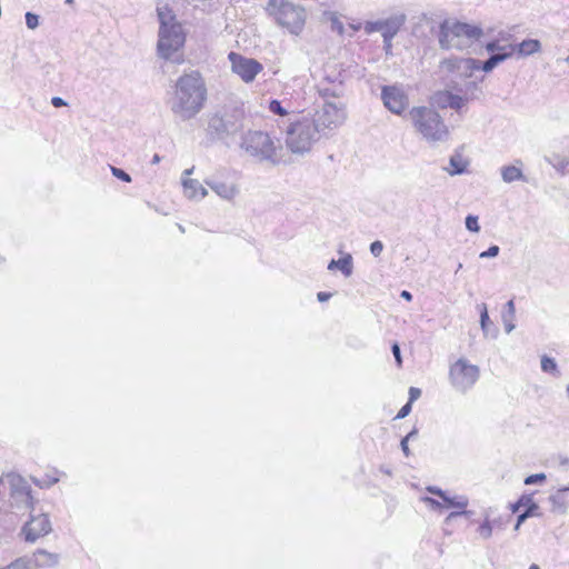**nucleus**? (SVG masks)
Returning a JSON list of instances; mask_svg holds the SVG:
<instances>
[{"instance_id": "nucleus-6", "label": "nucleus", "mask_w": 569, "mask_h": 569, "mask_svg": "<svg viewBox=\"0 0 569 569\" xmlns=\"http://www.w3.org/2000/svg\"><path fill=\"white\" fill-rule=\"evenodd\" d=\"M481 36L482 30L477 26L446 20L440 26L439 43L442 49L462 50Z\"/></svg>"}, {"instance_id": "nucleus-64", "label": "nucleus", "mask_w": 569, "mask_h": 569, "mask_svg": "<svg viewBox=\"0 0 569 569\" xmlns=\"http://www.w3.org/2000/svg\"><path fill=\"white\" fill-rule=\"evenodd\" d=\"M567 393H568V396H569V385L567 386Z\"/></svg>"}, {"instance_id": "nucleus-27", "label": "nucleus", "mask_w": 569, "mask_h": 569, "mask_svg": "<svg viewBox=\"0 0 569 569\" xmlns=\"http://www.w3.org/2000/svg\"><path fill=\"white\" fill-rule=\"evenodd\" d=\"M515 315H516L515 302H513V300H509L506 303L505 310L501 316L507 333H510L515 329V323H513Z\"/></svg>"}, {"instance_id": "nucleus-35", "label": "nucleus", "mask_w": 569, "mask_h": 569, "mask_svg": "<svg viewBox=\"0 0 569 569\" xmlns=\"http://www.w3.org/2000/svg\"><path fill=\"white\" fill-rule=\"evenodd\" d=\"M421 500L432 510L435 511H441L445 506L442 502L438 501L435 498L431 497H422Z\"/></svg>"}, {"instance_id": "nucleus-17", "label": "nucleus", "mask_w": 569, "mask_h": 569, "mask_svg": "<svg viewBox=\"0 0 569 569\" xmlns=\"http://www.w3.org/2000/svg\"><path fill=\"white\" fill-rule=\"evenodd\" d=\"M445 508H455L459 509L458 511H451L445 519L446 523H449L451 520L456 519L459 516H470L471 511L465 510L469 503V500L466 496H449L448 493L441 499Z\"/></svg>"}, {"instance_id": "nucleus-10", "label": "nucleus", "mask_w": 569, "mask_h": 569, "mask_svg": "<svg viewBox=\"0 0 569 569\" xmlns=\"http://www.w3.org/2000/svg\"><path fill=\"white\" fill-rule=\"evenodd\" d=\"M323 136L338 129L347 119L345 104L340 101L326 100L310 117Z\"/></svg>"}, {"instance_id": "nucleus-44", "label": "nucleus", "mask_w": 569, "mask_h": 569, "mask_svg": "<svg viewBox=\"0 0 569 569\" xmlns=\"http://www.w3.org/2000/svg\"><path fill=\"white\" fill-rule=\"evenodd\" d=\"M427 491L439 497L440 499H442L445 497V495L447 493V491H445L441 488H438L436 486L427 487Z\"/></svg>"}, {"instance_id": "nucleus-23", "label": "nucleus", "mask_w": 569, "mask_h": 569, "mask_svg": "<svg viewBox=\"0 0 569 569\" xmlns=\"http://www.w3.org/2000/svg\"><path fill=\"white\" fill-rule=\"evenodd\" d=\"M33 561L37 567H53L59 562V555L39 549L33 553Z\"/></svg>"}, {"instance_id": "nucleus-58", "label": "nucleus", "mask_w": 569, "mask_h": 569, "mask_svg": "<svg viewBox=\"0 0 569 569\" xmlns=\"http://www.w3.org/2000/svg\"><path fill=\"white\" fill-rule=\"evenodd\" d=\"M529 569H540V568H539V566H538V565L532 563V565L529 567Z\"/></svg>"}, {"instance_id": "nucleus-50", "label": "nucleus", "mask_w": 569, "mask_h": 569, "mask_svg": "<svg viewBox=\"0 0 569 569\" xmlns=\"http://www.w3.org/2000/svg\"><path fill=\"white\" fill-rule=\"evenodd\" d=\"M498 253L499 251H481L480 258H495Z\"/></svg>"}, {"instance_id": "nucleus-3", "label": "nucleus", "mask_w": 569, "mask_h": 569, "mask_svg": "<svg viewBox=\"0 0 569 569\" xmlns=\"http://www.w3.org/2000/svg\"><path fill=\"white\" fill-rule=\"evenodd\" d=\"M410 120L423 139L429 142H445L450 131L442 117L430 107H413L409 111Z\"/></svg>"}, {"instance_id": "nucleus-7", "label": "nucleus", "mask_w": 569, "mask_h": 569, "mask_svg": "<svg viewBox=\"0 0 569 569\" xmlns=\"http://www.w3.org/2000/svg\"><path fill=\"white\" fill-rule=\"evenodd\" d=\"M244 111L240 107H223L208 121V133L218 140L237 134L243 128Z\"/></svg>"}, {"instance_id": "nucleus-56", "label": "nucleus", "mask_w": 569, "mask_h": 569, "mask_svg": "<svg viewBox=\"0 0 569 569\" xmlns=\"http://www.w3.org/2000/svg\"><path fill=\"white\" fill-rule=\"evenodd\" d=\"M56 482H58V478H52L47 483L50 486V485H54Z\"/></svg>"}, {"instance_id": "nucleus-59", "label": "nucleus", "mask_w": 569, "mask_h": 569, "mask_svg": "<svg viewBox=\"0 0 569 569\" xmlns=\"http://www.w3.org/2000/svg\"><path fill=\"white\" fill-rule=\"evenodd\" d=\"M192 171H193V168H191V169H187V170L184 171V174H191V173H192Z\"/></svg>"}, {"instance_id": "nucleus-62", "label": "nucleus", "mask_w": 569, "mask_h": 569, "mask_svg": "<svg viewBox=\"0 0 569 569\" xmlns=\"http://www.w3.org/2000/svg\"><path fill=\"white\" fill-rule=\"evenodd\" d=\"M488 249L495 250V249H499V247L493 244V246H490Z\"/></svg>"}, {"instance_id": "nucleus-61", "label": "nucleus", "mask_w": 569, "mask_h": 569, "mask_svg": "<svg viewBox=\"0 0 569 569\" xmlns=\"http://www.w3.org/2000/svg\"><path fill=\"white\" fill-rule=\"evenodd\" d=\"M520 526H521V523H519V522L517 521V523H516V526H515V530H518V529L520 528Z\"/></svg>"}, {"instance_id": "nucleus-49", "label": "nucleus", "mask_w": 569, "mask_h": 569, "mask_svg": "<svg viewBox=\"0 0 569 569\" xmlns=\"http://www.w3.org/2000/svg\"><path fill=\"white\" fill-rule=\"evenodd\" d=\"M331 296H332V293H330V292L320 291L317 295V299L320 302H325V301H328L331 298Z\"/></svg>"}, {"instance_id": "nucleus-1", "label": "nucleus", "mask_w": 569, "mask_h": 569, "mask_svg": "<svg viewBox=\"0 0 569 569\" xmlns=\"http://www.w3.org/2000/svg\"><path fill=\"white\" fill-rule=\"evenodd\" d=\"M207 98V89L199 72L192 71L181 76L176 83L170 109L186 121L200 112Z\"/></svg>"}, {"instance_id": "nucleus-47", "label": "nucleus", "mask_w": 569, "mask_h": 569, "mask_svg": "<svg viewBox=\"0 0 569 569\" xmlns=\"http://www.w3.org/2000/svg\"><path fill=\"white\" fill-rule=\"evenodd\" d=\"M51 103L56 108H61V107L67 106V102L62 98H60V97H53L51 99Z\"/></svg>"}, {"instance_id": "nucleus-51", "label": "nucleus", "mask_w": 569, "mask_h": 569, "mask_svg": "<svg viewBox=\"0 0 569 569\" xmlns=\"http://www.w3.org/2000/svg\"><path fill=\"white\" fill-rule=\"evenodd\" d=\"M369 249H383V244L381 241L376 240L370 244Z\"/></svg>"}, {"instance_id": "nucleus-42", "label": "nucleus", "mask_w": 569, "mask_h": 569, "mask_svg": "<svg viewBox=\"0 0 569 569\" xmlns=\"http://www.w3.org/2000/svg\"><path fill=\"white\" fill-rule=\"evenodd\" d=\"M391 351H392V355L396 359V362L397 365L400 367L402 365V358H401V351H400V347L397 342H395L392 346H391Z\"/></svg>"}, {"instance_id": "nucleus-63", "label": "nucleus", "mask_w": 569, "mask_h": 569, "mask_svg": "<svg viewBox=\"0 0 569 569\" xmlns=\"http://www.w3.org/2000/svg\"><path fill=\"white\" fill-rule=\"evenodd\" d=\"M491 522H492V528H493L495 526H498V521H497V520H491Z\"/></svg>"}, {"instance_id": "nucleus-33", "label": "nucleus", "mask_w": 569, "mask_h": 569, "mask_svg": "<svg viewBox=\"0 0 569 569\" xmlns=\"http://www.w3.org/2000/svg\"><path fill=\"white\" fill-rule=\"evenodd\" d=\"M268 109L277 116L283 117L288 114V110L282 106V102L277 99L270 100Z\"/></svg>"}, {"instance_id": "nucleus-32", "label": "nucleus", "mask_w": 569, "mask_h": 569, "mask_svg": "<svg viewBox=\"0 0 569 569\" xmlns=\"http://www.w3.org/2000/svg\"><path fill=\"white\" fill-rule=\"evenodd\" d=\"M478 533L483 539H489L492 535V522L487 515L485 521L479 526Z\"/></svg>"}, {"instance_id": "nucleus-2", "label": "nucleus", "mask_w": 569, "mask_h": 569, "mask_svg": "<svg viewBox=\"0 0 569 569\" xmlns=\"http://www.w3.org/2000/svg\"><path fill=\"white\" fill-rule=\"evenodd\" d=\"M157 14L159 20L158 53L163 59L171 56L183 47L186 34L176 14L168 6H158Z\"/></svg>"}, {"instance_id": "nucleus-52", "label": "nucleus", "mask_w": 569, "mask_h": 569, "mask_svg": "<svg viewBox=\"0 0 569 569\" xmlns=\"http://www.w3.org/2000/svg\"><path fill=\"white\" fill-rule=\"evenodd\" d=\"M400 297L407 301H411L412 299V295L407 290L401 291Z\"/></svg>"}, {"instance_id": "nucleus-37", "label": "nucleus", "mask_w": 569, "mask_h": 569, "mask_svg": "<svg viewBox=\"0 0 569 569\" xmlns=\"http://www.w3.org/2000/svg\"><path fill=\"white\" fill-rule=\"evenodd\" d=\"M466 228L469 231H472V232L479 231L480 226H479V222H478V217L477 216H472V214L467 216V218H466Z\"/></svg>"}, {"instance_id": "nucleus-9", "label": "nucleus", "mask_w": 569, "mask_h": 569, "mask_svg": "<svg viewBox=\"0 0 569 569\" xmlns=\"http://www.w3.org/2000/svg\"><path fill=\"white\" fill-rule=\"evenodd\" d=\"M448 87L451 90H439L432 94L431 104L440 109L450 108L460 113L466 103L471 99L467 96L468 91L471 88L477 89V83L476 81H470L465 87H461L455 79H451Z\"/></svg>"}, {"instance_id": "nucleus-16", "label": "nucleus", "mask_w": 569, "mask_h": 569, "mask_svg": "<svg viewBox=\"0 0 569 569\" xmlns=\"http://www.w3.org/2000/svg\"><path fill=\"white\" fill-rule=\"evenodd\" d=\"M11 487V496L27 507L32 505L31 488L28 482L19 475H8Z\"/></svg>"}, {"instance_id": "nucleus-13", "label": "nucleus", "mask_w": 569, "mask_h": 569, "mask_svg": "<svg viewBox=\"0 0 569 569\" xmlns=\"http://www.w3.org/2000/svg\"><path fill=\"white\" fill-rule=\"evenodd\" d=\"M383 106L393 114L400 116L409 106V97L402 86L392 84L381 88Z\"/></svg>"}, {"instance_id": "nucleus-46", "label": "nucleus", "mask_w": 569, "mask_h": 569, "mask_svg": "<svg viewBox=\"0 0 569 569\" xmlns=\"http://www.w3.org/2000/svg\"><path fill=\"white\" fill-rule=\"evenodd\" d=\"M421 395V390L418 389V388H415V387H411L409 389V401L408 402H413L415 400H417Z\"/></svg>"}, {"instance_id": "nucleus-36", "label": "nucleus", "mask_w": 569, "mask_h": 569, "mask_svg": "<svg viewBox=\"0 0 569 569\" xmlns=\"http://www.w3.org/2000/svg\"><path fill=\"white\" fill-rule=\"evenodd\" d=\"M509 43L501 44L498 40L490 41L486 44V49L491 54L497 52H503V48L508 47Z\"/></svg>"}, {"instance_id": "nucleus-30", "label": "nucleus", "mask_w": 569, "mask_h": 569, "mask_svg": "<svg viewBox=\"0 0 569 569\" xmlns=\"http://www.w3.org/2000/svg\"><path fill=\"white\" fill-rule=\"evenodd\" d=\"M478 309L480 311V326H481V329H482L483 333L487 336L488 332H489L488 327L491 323V321H490V318H489V315H488V310H487L486 303L478 305Z\"/></svg>"}, {"instance_id": "nucleus-29", "label": "nucleus", "mask_w": 569, "mask_h": 569, "mask_svg": "<svg viewBox=\"0 0 569 569\" xmlns=\"http://www.w3.org/2000/svg\"><path fill=\"white\" fill-rule=\"evenodd\" d=\"M520 507H525L526 509H530L532 507L535 508V516H539V506L533 501L532 495H522L518 501L512 505V511H518Z\"/></svg>"}, {"instance_id": "nucleus-45", "label": "nucleus", "mask_w": 569, "mask_h": 569, "mask_svg": "<svg viewBox=\"0 0 569 569\" xmlns=\"http://www.w3.org/2000/svg\"><path fill=\"white\" fill-rule=\"evenodd\" d=\"M411 411V403L410 402H407L400 410L399 412L397 413L396 418L397 419H402L405 417H407L409 415V412Z\"/></svg>"}, {"instance_id": "nucleus-48", "label": "nucleus", "mask_w": 569, "mask_h": 569, "mask_svg": "<svg viewBox=\"0 0 569 569\" xmlns=\"http://www.w3.org/2000/svg\"><path fill=\"white\" fill-rule=\"evenodd\" d=\"M408 441H409V437H405L401 440V443H400L401 450L403 451L406 457H409V455H410V450H409V447H408Z\"/></svg>"}, {"instance_id": "nucleus-41", "label": "nucleus", "mask_w": 569, "mask_h": 569, "mask_svg": "<svg viewBox=\"0 0 569 569\" xmlns=\"http://www.w3.org/2000/svg\"><path fill=\"white\" fill-rule=\"evenodd\" d=\"M0 569H29V562L22 558L14 560L7 567Z\"/></svg>"}, {"instance_id": "nucleus-19", "label": "nucleus", "mask_w": 569, "mask_h": 569, "mask_svg": "<svg viewBox=\"0 0 569 569\" xmlns=\"http://www.w3.org/2000/svg\"><path fill=\"white\" fill-rule=\"evenodd\" d=\"M516 51V47L512 44H508V47L503 48V52H497L490 54V57L483 62L480 61V70L485 72H490L493 70L500 62L505 61L509 57H511Z\"/></svg>"}, {"instance_id": "nucleus-39", "label": "nucleus", "mask_w": 569, "mask_h": 569, "mask_svg": "<svg viewBox=\"0 0 569 569\" xmlns=\"http://www.w3.org/2000/svg\"><path fill=\"white\" fill-rule=\"evenodd\" d=\"M546 480L545 473H535L530 475L525 479V485H536V483H542Z\"/></svg>"}, {"instance_id": "nucleus-18", "label": "nucleus", "mask_w": 569, "mask_h": 569, "mask_svg": "<svg viewBox=\"0 0 569 569\" xmlns=\"http://www.w3.org/2000/svg\"><path fill=\"white\" fill-rule=\"evenodd\" d=\"M406 22V14L399 13L382 20L381 36L383 42L392 41L400 28Z\"/></svg>"}, {"instance_id": "nucleus-38", "label": "nucleus", "mask_w": 569, "mask_h": 569, "mask_svg": "<svg viewBox=\"0 0 569 569\" xmlns=\"http://www.w3.org/2000/svg\"><path fill=\"white\" fill-rule=\"evenodd\" d=\"M26 24L29 29H36L39 26V16L32 12L26 13Z\"/></svg>"}, {"instance_id": "nucleus-55", "label": "nucleus", "mask_w": 569, "mask_h": 569, "mask_svg": "<svg viewBox=\"0 0 569 569\" xmlns=\"http://www.w3.org/2000/svg\"><path fill=\"white\" fill-rule=\"evenodd\" d=\"M383 46H385V49L388 51L391 49V46H392V41H389L388 43L387 42H383Z\"/></svg>"}, {"instance_id": "nucleus-15", "label": "nucleus", "mask_w": 569, "mask_h": 569, "mask_svg": "<svg viewBox=\"0 0 569 569\" xmlns=\"http://www.w3.org/2000/svg\"><path fill=\"white\" fill-rule=\"evenodd\" d=\"M51 531V523L47 515L31 516V519L23 526L22 532L26 541L34 542L38 538Z\"/></svg>"}, {"instance_id": "nucleus-4", "label": "nucleus", "mask_w": 569, "mask_h": 569, "mask_svg": "<svg viewBox=\"0 0 569 569\" xmlns=\"http://www.w3.org/2000/svg\"><path fill=\"white\" fill-rule=\"evenodd\" d=\"M322 136V132L310 117H301L288 126L286 146L292 153L305 154L312 149Z\"/></svg>"}, {"instance_id": "nucleus-21", "label": "nucleus", "mask_w": 569, "mask_h": 569, "mask_svg": "<svg viewBox=\"0 0 569 569\" xmlns=\"http://www.w3.org/2000/svg\"><path fill=\"white\" fill-rule=\"evenodd\" d=\"M450 168L446 169L450 176L462 174L467 171L469 161L462 156L460 151L455 153L449 159Z\"/></svg>"}, {"instance_id": "nucleus-5", "label": "nucleus", "mask_w": 569, "mask_h": 569, "mask_svg": "<svg viewBox=\"0 0 569 569\" xmlns=\"http://www.w3.org/2000/svg\"><path fill=\"white\" fill-rule=\"evenodd\" d=\"M267 14L281 28L292 34H299L306 23V11L289 0H268Z\"/></svg>"}, {"instance_id": "nucleus-54", "label": "nucleus", "mask_w": 569, "mask_h": 569, "mask_svg": "<svg viewBox=\"0 0 569 569\" xmlns=\"http://www.w3.org/2000/svg\"><path fill=\"white\" fill-rule=\"evenodd\" d=\"M418 433V431L416 429H413L412 431H410L406 437H409V440L412 439L413 437H416Z\"/></svg>"}, {"instance_id": "nucleus-40", "label": "nucleus", "mask_w": 569, "mask_h": 569, "mask_svg": "<svg viewBox=\"0 0 569 569\" xmlns=\"http://www.w3.org/2000/svg\"><path fill=\"white\" fill-rule=\"evenodd\" d=\"M381 29H382V20L369 21L365 26V31L367 33H372V32H377V31L381 32Z\"/></svg>"}, {"instance_id": "nucleus-8", "label": "nucleus", "mask_w": 569, "mask_h": 569, "mask_svg": "<svg viewBox=\"0 0 569 569\" xmlns=\"http://www.w3.org/2000/svg\"><path fill=\"white\" fill-rule=\"evenodd\" d=\"M240 148L248 156L260 162H269L271 164H278L280 162L277 146L267 132L249 130L242 136Z\"/></svg>"}, {"instance_id": "nucleus-60", "label": "nucleus", "mask_w": 569, "mask_h": 569, "mask_svg": "<svg viewBox=\"0 0 569 569\" xmlns=\"http://www.w3.org/2000/svg\"><path fill=\"white\" fill-rule=\"evenodd\" d=\"M371 252L373 253L375 257H378L381 251L372 250Z\"/></svg>"}, {"instance_id": "nucleus-22", "label": "nucleus", "mask_w": 569, "mask_h": 569, "mask_svg": "<svg viewBox=\"0 0 569 569\" xmlns=\"http://www.w3.org/2000/svg\"><path fill=\"white\" fill-rule=\"evenodd\" d=\"M328 269L331 271L339 270L345 277H349L353 270L352 257L345 254L338 260L332 259L328 264Z\"/></svg>"}, {"instance_id": "nucleus-12", "label": "nucleus", "mask_w": 569, "mask_h": 569, "mask_svg": "<svg viewBox=\"0 0 569 569\" xmlns=\"http://www.w3.org/2000/svg\"><path fill=\"white\" fill-rule=\"evenodd\" d=\"M442 71L451 73L453 78L468 79L476 70H480V61L472 58L451 57L440 63Z\"/></svg>"}, {"instance_id": "nucleus-53", "label": "nucleus", "mask_w": 569, "mask_h": 569, "mask_svg": "<svg viewBox=\"0 0 569 569\" xmlns=\"http://www.w3.org/2000/svg\"><path fill=\"white\" fill-rule=\"evenodd\" d=\"M159 162H160V156L156 153V154L152 157L151 163H152V164H156V163H159Z\"/></svg>"}, {"instance_id": "nucleus-20", "label": "nucleus", "mask_w": 569, "mask_h": 569, "mask_svg": "<svg viewBox=\"0 0 569 569\" xmlns=\"http://www.w3.org/2000/svg\"><path fill=\"white\" fill-rule=\"evenodd\" d=\"M207 184L213 190L220 198L231 200L238 194V189L233 183H228L219 180L207 181Z\"/></svg>"}, {"instance_id": "nucleus-25", "label": "nucleus", "mask_w": 569, "mask_h": 569, "mask_svg": "<svg viewBox=\"0 0 569 569\" xmlns=\"http://www.w3.org/2000/svg\"><path fill=\"white\" fill-rule=\"evenodd\" d=\"M501 178L506 183L515 181H526L521 168L516 166H505L501 168Z\"/></svg>"}, {"instance_id": "nucleus-24", "label": "nucleus", "mask_w": 569, "mask_h": 569, "mask_svg": "<svg viewBox=\"0 0 569 569\" xmlns=\"http://www.w3.org/2000/svg\"><path fill=\"white\" fill-rule=\"evenodd\" d=\"M516 47V51L519 56L526 57L539 52L541 50V44L539 40L536 39H526L520 43L513 44Z\"/></svg>"}, {"instance_id": "nucleus-28", "label": "nucleus", "mask_w": 569, "mask_h": 569, "mask_svg": "<svg viewBox=\"0 0 569 569\" xmlns=\"http://www.w3.org/2000/svg\"><path fill=\"white\" fill-rule=\"evenodd\" d=\"M319 96L323 99V102L326 100L336 101L337 98L342 92L341 83L338 87L329 88L325 86H319L318 88Z\"/></svg>"}, {"instance_id": "nucleus-57", "label": "nucleus", "mask_w": 569, "mask_h": 569, "mask_svg": "<svg viewBox=\"0 0 569 569\" xmlns=\"http://www.w3.org/2000/svg\"><path fill=\"white\" fill-rule=\"evenodd\" d=\"M64 3L68 4V6H73L74 4V0H64Z\"/></svg>"}, {"instance_id": "nucleus-31", "label": "nucleus", "mask_w": 569, "mask_h": 569, "mask_svg": "<svg viewBox=\"0 0 569 569\" xmlns=\"http://www.w3.org/2000/svg\"><path fill=\"white\" fill-rule=\"evenodd\" d=\"M541 370L547 373L557 375L558 373V366L553 358H550L548 356H543L541 358Z\"/></svg>"}, {"instance_id": "nucleus-43", "label": "nucleus", "mask_w": 569, "mask_h": 569, "mask_svg": "<svg viewBox=\"0 0 569 569\" xmlns=\"http://www.w3.org/2000/svg\"><path fill=\"white\" fill-rule=\"evenodd\" d=\"M529 517H535V508L532 507L520 513L517 518V521L522 525Z\"/></svg>"}, {"instance_id": "nucleus-11", "label": "nucleus", "mask_w": 569, "mask_h": 569, "mask_svg": "<svg viewBox=\"0 0 569 569\" xmlns=\"http://www.w3.org/2000/svg\"><path fill=\"white\" fill-rule=\"evenodd\" d=\"M479 368L467 359L460 358L450 366L449 380L453 389L461 393L470 390L479 379Z\"/></svg>"}, {"instance_id": "nucleus-14", "label": "nucleus", "mask_w": 569, "mask_h": 569, "mask_svg": "<svg viewBox=\"0 0 569 569\" xmlns=\"http://www.w3.org/2000/svg\"><path fill=\"white\" fill-rule=\"evenodd\" d=\"M228 57L232 71L247 83L252 82L263 69L262 64L256 59L246 58L236 52H230Z\"/></svg>"}, {"instance_id": "nucleus-26", "label": "nucleus", "mask_w": 569, "mask_h": 569, "mask_svg": "<svg viewBox=\"0 0 569 569\" xmlns=\"http://www.w3.org/2000/svg\"><path fill=\"white\" fill-rule=\"evenodd\" d=\"M183 187L187 196L189 198H204L207 196V190L199 183L198 180L188 179L183 180Z\"/></svg>"}, {"instance_id": "nucleus-34", "label": "nucleus", "mask_w": 569, "mask_h": 569, "mask_svg": "<svg viewBox=\"0 0 569 569\" xmlns=\"http://www.w3.org/2000/svg\"><path fill=\"white\" fill-rule=\"evenodd\" d=\"M110 170H111V173L119 180L123 181V182H131V176L126 172L124 170L118 168V167H113L111 166L110 167Z\"/></svg>"}]
</instances>
